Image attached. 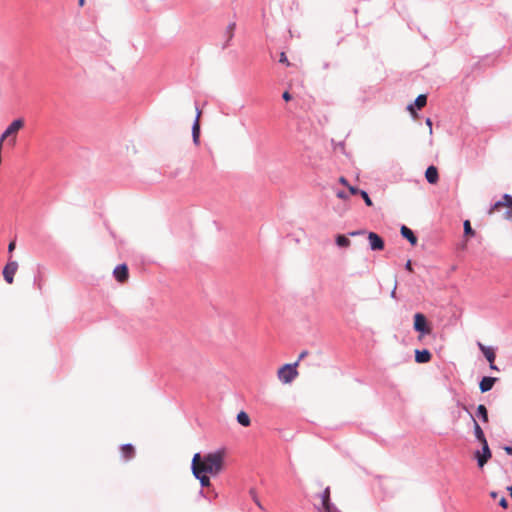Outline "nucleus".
Masks as SVG:
<instances>
[{
  "instance_id": "5701e85b",
  "label": "nucleus",
  "mask_w": 512,
  "mask_h": 512,
  "mask_svg": "<svg viewBox=\"0 0 512 512\" xmlns=\"http://www.w3.org/2000/svg\"><path fill=\"white\" fill-rule=\"evenodd\" d=\"M464 234L468 235V236H473L474 235V230L472 229L469 220H465L464 221Z\"/></svg>"
},
{
  "instance_id": "e433bc0d",
  "label": "nucleus",
  "mask_w": 512,
  "mask_h": 512,
  "mask_svg": "<svg viewBox=\"0 0 512 512\" xmlns=\"http://www.w3.org/2000/svg\"><path fill=\"white\" fill-rule=\"evenodd\" d=\"M396 289H397V282H395L394 288H393V290H392V292H391V296H392L393 298H395V296H396Z\"/></svg>"
},
{
  "instance_id": "f03ea898",
  "label": "nucleus",
  "mask_w": 512,
  "mask_h": 512,
  "mask_svg": "<svg viewBox=\"0 0 512 512\" xmlns=\"http://www.w3.org/2000/svg\"><path fill=\"white\" fill-rule=\"evenodd\" d=\"M297 366L298 361L294 364H285L281 366L277 371L279 381L284 384L291 383L298 376V372L296 370Z\"/></svg>"
},
{
  "instance_id": "a19ab883",
  "label": "nucleus",
  "mask_w": 512,
  "mask_h": 512,
  "mask_svg": "<svg viewBox=\"0 0 512 512\" xmlns=\"http://www.w3.org/2000/svg\"><path fill=\"white\" fill-rule=\"evenodd\" d=\"M408 109H409V111H410L411 113H414V110H413V106H412V105H410V106L408 107Z\"/></svg>"
},
{
  "instance_id": "0eeeda50",
  "label": "nucleus",
  "mask_w": 512,
  "mask_h": 512,
  "mask_svg": "<svg viewBox=\"0 0 512 512\" xmlns=\"http://www.w3.org/2000/svg\"><path fill=\"white\" fill-rule=\"evenodd\" d=\"M368 241H369L371 250L381 251L384 249V241L377 233L369 232L368 233Z\"/></svg>"
},
{
  "instance_id": "7ed1b4c3",
  "label": "nucleus",
  "mask_w": 512,
  "mask_h": 512,
  "mask_svg": "<svg viewBox=\"0 0 512 512\" xmlns=\"http://www.w3.org/2000/svg\"><path fill=\"white\" fill-rule=\"evenodd\" d=\"M507 208V211L504 213L505 219L512 218V197L508 194H505L502 200L496 202L489 210V214H493L497 211H500L501 208Z\"/></svg>"
},
{
  "instance_id": "f3484780",
  "label": "nucleus",
  "mask_w": 512,
  "mask_h": 512,
  "mask_svg": "<svg viewBox=\"0 0 512 512\" xmlns=\"http://www.w3.org/2000/svg\"><path fill=\"white\" fill-rule=\"evenodd\" d=\"M121 455L124 460H130L135 456V449L131 444L121 446Z\"/></svg>"
},
{
  "instance_id": "dca6fc26",
  "label": "nucleus",
  "mask_w": 512,
  "mask_h": 512,
  "mask_svg": "<svg viewBox=\"0 0 512 512\" xmlns=\"http://www.w3.org/2000/svg\"><path fill=\"white\" fill-rule=\"evenodd\" d=\"M479 349L482 351L486 359L489 361L490 364L494 363L495 361V352L492 348L484 346L482 343H478Z\"/></svg>"
},
{
  "instance_id": "58836bf2",
  "label": "nucleus",
  "mask_w": 512,
  "mask_h": 512,
  "mask_svg": "<svg viewBox=\"0 0 512 512\" xmlns=\"http://www.w3.org/2000/svg\"><path fill=\"white\" fill-rule=\"evenodd\" d=\"M490 496H491L492 498H496V497H497V493H496V492H491V493H490Z\"/></svg>"
},
{
  "instance_id": "aec40b11",
  "label": "nucleus",
  "mask_w": 512,
  "mask_h": 512,
  "mask_svg": "<svg viewBox=\"0 0 512 512\" xmlns=\"http://www.w3.org/2000/svg\"><path fill=\"white\" fill-rule=\"evenodd\" d=\"M336 244L339 246V247H349L351 242L350 240L348 239V237H346L345 235H338L336 237Z\"/></svg>"
},
{
  "instance_id": "b1692460",
  "label": "nucleus",
  "mask_w": 512,
  "mask_h": 512,
  "mask_svg": "<svg viewBox=\"0 0 512 512\" xmlns=\"http://www.w3.org/2000/svg\"><path fill=\"white\" fill-rule=\"evenodd\" d=\"M360 195L363 198V200L367 206L371 207L373 205V202H372L371 198L369 197V195L367 194V192L362 190V191H360Z\"/></svg>"
},
{
  "instance_id": "72a5a7b5",
  "label": "nucleus",
  "mask_w": 512,
  "mask_h": 512,
  "mask_svg": "<svg viewBox=\"0 0 512 512\" xmlns=\"http://www.w3.org/2000/svg\"><path fill=\"white\" fill-rule=\"evenodd\" d=\"M339 182H340L341 184L345 185V186H348V185H349V184H348V181H347V179H346L345 177H340V178H339Z\"/></svg>"
},
{
  "instance_id": "37998d69",
  "label": "nucleus",
  "mask_w": 512,
  "mask_h": 512,
  "mask_svg": "<svg viewBox=\"0 0 512 512\" xmlns=\"http://www.w3.org/2000/svg\"><path fill=\"white\" fill-rule=\"evenodd\" d=\"M490 367H491L492 369H497V367H496L493 363H492V364H490Z\"/></svg>"
},
{
  "instance_id": "1a4fd4ad",
  "label": "nucleus",
  "mask_w": 512,
  "mask_h": 512,
  "mask_svg": "<svg viewBox=\"0 0 512 512\" xmlns=\"http://www.w3.org/2000/svg\"><path fill=\"white\" fill-rule=\"evenodd\" d=\"M482 444V449H483V453L481 454L479 451L476 453V457L478 459V465L480 467H483L487 462L488 460L491 458V451L489 449V446H488V443L487 441L486 442H483L481 443Z\"/></svg>"
},
{
  "instance_id": "6e6552de",
  "label": "nucleus",
  "mask_w": 512,
  "mask_h": 512,
  "mask_svg": "<svg viewBox=\"0 0 512 512\" xmlns=\"http://www.w3.org/2000/svg\"><path fill=\"white\" fill-rule=\"evenodd\" d=\"M113 274L116 280L120 283H125L128 280L129 273L126 264H121L115 267Z\"/></svg>"
},
{
  "instance_id": "f704fd0d",
  "label": "nucleus",
  "mask_w": 512,
  "mask_h": 512,
  "mask_svg": "<svg viewBox=\"0 0 512 512\" xmlns=\"http://www.w3.org/2000/svg\"><path fill=\"white\" fill-rule=\"evenodd\" d=\"M337 197L341 198V199H346L347 195L345 194V192L340 191V192L337 193Z\"/></svg>"
},
{
  "instance_id": "c85d7f7f",
  "label": "nucleus",
  "mask_w": 512,
  "mask_h": 512,
  "mask_svg": "<svg viewBox=\"0 0 512 512\" xmlns=\"http://www.w3.org/2000/svg\"><path fill=\"white\" fill-rule=\"evenodd\" d=\"M499 505L503 508H507L508 507V501L505 497H502L499 501Z\"/></svg>"
},
{
  "instance_id": "4be33fe9",
  "label": "nucleus",
  "mask_w": 512,
  "mask_h": 512,
  "mask_svg": "<svg viewBox=\"0 0 512 512\" xmlns=\"http://www.w3.org/2000/svg\"><path fill=\"white\" fill-rule=\"evenodd\" d=\"M427 103V97L424 94L419 95L415 100V106L418 109L423 108Z\"/></svg>"
},
{
  "instance_id": "a878e982",
  "label": "nucleus",
  "mask_w": 512,
  "mask_h": 512,
  "mask_svg": "<svg viewBox=\"0 0 512 512\" xmlns=\"http://www.w3.org/2000/svg\"><path fill=\"white\" fill-rule=\"evenodd\" d=\"M234 29H235V23L229 24V26L227 28L228 41H230L232 39L233 33H234Z\"/></svg>"
},
{
  "instance_id": "6ab92c4d",
  "label": "nucleus",
  "mask_w": 512,
  "mask_h": 512,
  "mask_svg": "<svg viewBox=\"0 0 512 512\" xmlns=\"http://www.w3.org/2000/svg\"><path fill=\"white\" fill-rule=\"evenodd\" d=\"M473 422H474V432H475V437L481 442H486V438L484 436V432L483 430L481 429V427L479 426L478 422L473 419Z\"/></svg>"
},
{
  "instance_id": "9d476101",
  "label": "nucleus",
  "mask_w": 512,
  "mask_h": 512,
  "mask_svg": "<svg viewBox=\"0 0 512 512\" xmlns=\"http://www.w3.org/2000/svg\"><path fill=\"white\" fill-rule=\"evenodd\" d=\"M196 120L193 124L192 128V135H193V141L195 144L199 143V137H200V116H201V110L198 108L196 109Z\"/></svg>"
},
{
  "instance_id": "bb28decb",
  "label": "nucleus",
  "mask_w": 512,
  "mask_h": 512,
  "mask_svg": "<svg viewBox=\"0 0 512 512\" xmlns=\"http://www.w3.org/2000/svg\"><path fill=\"white\" fill-rule=\"evenodd\" d=\"M279 62L282 63V64H285L287 66L290 65V62L288 61L287 56H286V54L284 52H282L280 54Z\"/></svg>"
},
{
  "instance_id": "473e14b6",
  "label": "nucleus",
  "mask_w": 512,
  "mask_h": 512,
  "mask_svg": "<svg viewBox=\"0 0 512 512\" xmlns=\"http://www.w3.org/2000/svg\"><path fill=\"white\" fill-rule=\"evenodd\" d=\"M405 268H406L409 272H412V271H413V269H412V263H411V260H408V261L406 262Z\"/></svg>"
},
{
  "instance_id": "ea45409f",
  "label": "nucleus",
  "mask_w": 512,
  "mask_h": 512,
  "mask_svg": "<svg viewBox=\"0 0 512 512\" xmlns=\"http://www.w3.org/2000/svg\"><path fill=\"white\" fill-rule=\"evenodd\" d=\"M79 6H83L85 4V0H79Z\"/></svg>"
},
{
  "instance_id": "393cba45",
  "label": "nucleus",
  "mask_w": 512,
  "mask_h": 512,
  "mask_svg": "<svg viewBox=\"0 0 512 512\" xmlns=\"http://www.w3.org/2000/svg\"><path fill=\"white\" fill-rule=\"evenodd\" d=\"M250 495H251V497H252L253 501L255 502V504H256L259 508H261V509H262L263 507H262L261 502H260V500L258 499V497H257L256 492H255V490H254V489H251V490H250Z\"/></svg>"
},
{
  "instance_id": "cd10ccee",
  "label": "nucleus",
  "mask_w": 512,
  "mask_h": 512,
  "mask_svg": "<svg viewBox=\"0 0 512 512\" xmlns=\"http://www.w3.org/2000/svg\"><path fill=\"white\" fill-rule=\"evenodd\" d=\"M347 187L351 194H353V195L360 194L361 190H359L358 188L351 186V185H348Z\"/></svg>"
},
{
  "instance_id": "f257e3e1",
  "label": "nucleus",
  "mask_w": 512,
  "mask_h": 512,
  "mask_svg": "<svg viewBox=\"0 0 512 512\" xmlns=\"http://www.w3.org/2000/svg\"><path fill=\"white\" fill-rule=\"evenodd\" d=\"M226 454L227 452L224 448L209 452L203 456L200 453H195L192 458L191 469H195L198 473L202 471L209 473L210 476H217L224 469Z\"/></svg>"
},
{
  "instance_id": "c9c22d12",
  "label": "nucleus",
  "mask_w": 512,
  "mask_h": 512,
  "mask_svg": "<svg viewBox=\"0 0 512 512\" xmlns=\"http://www.w3.org/2000/svg\"><path fill=\"white\" fill-rule=\"evenodd\" d=\"M307 354H308V352H307V351H303V352H301L297 361L299 362L300 360H302L304 357H306V356H307Z\"/></svg>"
},
{
  "instance_id": "423d86ee",
  "label": "nucleus",
  "mask_w": 512,
  "mask_h": 512,
  "mask_svg": "<svg viewBox=\"0 0 512 512\" xmlns=\"http://www.w3.org/2000/svg\"><path fill=\"white\" fill-rule=\"evenodd\" d=\"M18 270V263L16 261H9L3 269V277L5 281L12 284L14 281V275Z\"/></svg>"
},
{
  "instance_id": "4c0bfd02",
  "label": "nucleus",
  "mask_w": 512,
  "mask_h": 512,
  "mask_svg": "<svg viewBox=\"0 0 512 512\" xmlns=\"http://www.w3.org/2000/svg\"><path fill=\"white\" fill-rule=\"evenodd\" d=\"M505 451H506L508 454H512V447H505Z\"/></svg>"
},
{
  "instance_id": "ddd939ff",
  "label": "nucleus",
  "mask_w": 512,
  "mask_h": 512,
  "mask_svg": "<svg viewBox=\"0 0 512 512\" xmlns=\"http://www.w3.org/2000/svg\"><path fill=\"white\" fill-rule=\"evenodd\" d=\"M401 235L407 239L412 246H415L417 244V237L413 233V231L408 228L407 226L403 225L400 229Z\"/></svg>"
},
{
  "instance_id": "20e7f679",
  "label": "nucleus",
  "mask_w": 512,
  "mask_h": 512,
  "mask_svg": "<svg viewBox=\"0 0 512 512\" xmlns=\"http://www.w3.org/2000/svg\"><path fill=\"white\" fill-rule=\"evenodd\" d=\"M319 497L321 500V506L318 507L319 512H341L330 501V488L329 487H326Z\"/></svg>"
},
{
  "instance_id": "39448f33",
  "label": "nucleus",
  "mask_w": 512,
  "mask_h": 512,
  "mask_svg": "<svg viewBox=\"0 0 512 512\" xmlns=\"http://www.w3.org/2000/svg\"><path fill=\"white\" fill-rule=\"evenodd\" d=\"M414 329L421 332L423 335L430 334L432 331L430 325L427 323L425 315L422 313H416L414 315Z\"/></svg>"
},
{
  "instance_id": "a211bd4d",
  "label": "nucleus",
  "mask_w": 512,
  "mask_h": 512,
  "mask_svg": "<svg viewBox=\"0 0 512 512\" xmlns=\"http://www.w3.org/2000/svg\"><path fill=\"white\" fill-rule=\"evenodd\" d=\"M237 421L244 427H248L251 423L249 415L244 411L237 414Z\"/></svg>"
},
{
  "instance_id": "9b49d317",
  "label": "nucleus",
  "mask_w": 512,
  "mask_h": 512,
  "mask_svg": "<svg viewBox=\"0 0 512 512\" xmlns=\"http://www.w3.org/2000/svg\"><path fill=\"white\" fill-rule=\"evenodd\" d=\"M193 476L200 481L202 487H209L211 485L209 473L202 471L196 472L195 469H191Z\"/></svg>"
},
{
  "instance_id": "79ce46f5",
  "label": "nucleus",
  "mask_w": 512,
  "mask_h": 512,
  "mask_svg": "<svg viewBox=\"0 0 512 512\" xmlns=\"http://www.w3.org/2000/svg\"><path fill=\"white\" fill-rule=\"evenodd\" d=\"M361 232H351L350 235L355 236L357 234H360Z\"/></svg>"
},
{
  "instance_id": "c756f323",
  "label": "nucleus",
  "mask_w": 512,
  "mask_h": 512,
  "mask_svg": "<svg viewBox=\"0 0 512 512\" xmlns=\"http://www.w3.org/2000/svg\"><path fill=\"white\" fill-rule=\"evenodd\" d=\"M426 125L429 127V134L431 135L433 133V130H432V121L430 118L426 119Z\"/></svg>"
},
{
  "instance_id": "2eb2a0df",
  "label": "nucleus",
  "mask_w": 512,
  "mask_h": 512,
  "mask_svg": "<svg viewBox=\"0 0 512 512\" xmlns=\"http://www.w3.org/2000/svg\"><path fill=\"white\" fill-rule=\"evenodd\" d=\"M432 355L427 349L415 351V361L417 363H427L431 360Z\"/></svg>"
},
{
  "instance_id": "f8f14e48",
  "label": "nucleus",
  "mask_w": 512,
  "mask_h": 512,
  "mask_svg": "<svg viewBox=\"0 0 512 512\" xmlns=\"http://www.w3.org/2000/svg\"><path fill=\"white\" fill-rule=\"evenodd\" d=\"M426 180L430 184H436L439 179L438 170L435 166H429L425 171Z\"/></svg>"
},
{
  "instance_id": "2f4dec72",
  "label": "nucleus",
  "mask_w": 512,
  "mask_h": 512,
  "mask_svg": "<svg viewBox=\"0 0 512 512\" xmlns=\"http://www.w3.org/2000/svg\"><path fill=\"white\" fill-rule=\"evenodd\" d=\"M15 247H16L15 241H11V242L9 243V245H8V251H9V252L14 251Z\"/></svg>"
},
{
  "instance_id": "4468645a",
  "label": "nucleus",
  "mask_w": 512,
  "mask_h": 512,
  "mask_svg": "<svg viewBox=\"0 0 512 512\" xmlns=\"http://www.w3.org/2000/svg\"><path fill=\"white\" fill-rule=\"evenodd\" d=\"M496 378L493 377H483L479 383V388L482 393H485L492 389L496 382Z\"/></svg>"
},
{
  "instance_id": "7c9ffc66",
  "label": "nucleus",
  "mask_w": 512,
  "mask_h": 512,
  "mask_svg": "<svg viewBox=\"0 0 512 512\" xmlns=\"http://www.w3.org/2000/svg\"><path fill=\"white\" fill-rule=\"evenodd\" d=\"M282 98L285 100V101H290L291 100V95L288 91H285L282 95Z\"/></svg>"
},
{
  "instance_id": "412c9836",
  "label": "nucleus",
  "mask_w": 512,
  "mask_h": 512,
  "mask_svg": "<svg viewBox=\"0 0 512 512\" xmlns=\"http://www.w3.org/2000/svg\"><path fill=\"white\" fill-rule=\"evenodd\" d=\"M477 415L481 417L484 422H488V411L483 404L477 407Z\"/></svg>"
}]
</instances>
